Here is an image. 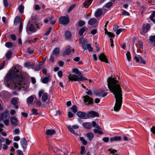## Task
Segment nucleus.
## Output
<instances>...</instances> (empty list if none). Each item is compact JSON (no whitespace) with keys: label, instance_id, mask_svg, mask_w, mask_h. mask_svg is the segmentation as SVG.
Listing matches in <instances>:
<instances>
[{"label":"nucleus","instance_id":"52","mask_svg":"<svg viewBox=\"0 0 155 155\" xmlns=\"http://www.w3.org/2000/svg\"><path fill=\"white\" fill-rule=\"evenodd\" d=\"M108 150L110 151V153H112L113 155H114L117 152V150H115L109 149Z\"/></svg>","mask_w":155,"mask_h":155},{"label":"nucleus","instance_id":"37","mask_svg":"<svg viewBox=\"0 0 155 155\" xmlns=\"http://www.w3.org/2000/svg\"><path fill=\"white\" fill-rule=\"evenodd\" d=\"M80 140L82 141L83 144L84 145H86L87 144V141L85 140L83 137H81L80 138Z\"/></svg>","mask_w":155,"mask_h":155},{"label":"nucleus","instance_id":"15","mask_svg":"<svg viewBox=\"0 0 155 155\" xmlns=\"http://www.w3.org/2000/svg\"><path fill=\"white\" fill-rule=\"evenodd\" d=\"M21 145L24 149H25L27 147V143L25 138H22L20 141Z\"/></svg>","mask_w":155,"mask_h":155},{"label":"nucleus","instance_id":"19","mask_svg":"<svg viewBox=\"0 0 155 155\" xmlns=\"http://www.w3.org/2000/svg\"><path fill=\"white\" fill-rule=\"evenodd\" d=\"M82 126L84 128L87 129H91L92 127L91 123L88 122L83 123Z\"/></svg>","mask_w":155,"mask_h":155},{"label":"nucleus","instance_id":"31","mask_svg":"<svg viewBox=\"0 0 155 155\" xmlns=\"http://www.w3.org/2000/svg\"><path fill=\"white\" fill-rule=\"evenodd\" d=\"M59 49L58 48H55L53 51V54L55 56H57L58 55L59 53Z\"/></svg>","mask_w":155,"mask_h":155},{"label":"nucleus","instance_id":"44","mask_svg":"<svg viewBox=\"0 0 155 155\" xmlns=\"http://www.w3.org/2000/svg\"><path fill=\"white\" fill-rule=\"evenodd\" d=\"M5 139V138L2 137H0V150L1 149L2 147V142H4Z\"/></svg>","mask_w":155,"mask_h":155},{"label":"nucleus","instance_id":"41","mask_svg":"<svg viewBox=\"0 0 155 155\" xmlns=\"http://www.w3.org/2000/svg\"><path fill=\"white\" fill-rule=\"evenodd\" d=\"M71 109L73 112L74 113H76L77 112L78 110L76 106L74 105L71 107Z\"/></svg>","mask_w":155,"mask_h":155},{"label":"nucleus","instance_id":"28","mask_svg":"<svg viewBox=\"0 0 155 155\" xmlns=\"http://www.w3.org/2000/svg\"><path fill=\"white\" fill-rule=\"evenodd\" d=\"M121 138L120 136H115L114 137L110 138V140L111 142L114 141H120L121 140Z\"/></svg>","mask_w":155,"mask_h":155},{"label":"nucleus","instance_id":"3","mask_svg":"<svg viewBox=\"0 0 155 155\" xmlns=\"http://www.w3.org/2000/svg\"><path fill=\"white\" fill-rule=\"evenodd\" d=\"M79 43L82 45V48L84 50L88 49L89 51H92L93 48L91 47L90 44H87V41L84 38L79 40Z\"/></svg>","mask_w":155,"mask_h":155},{"label":"nucleus","instance_id":"30","mask_svg":"<svg viewBox=\"0 0 155 155\" xmlns=\"http://www.w3.org/2000/svg\"><path fill=\"white\" fill-rule=\"evenodd\" d=\"M71 33L69 31H66L65 32V36L67 39H69L71 37Z\"/></svg>","mask_w":155,"mask_h":155},{"label":"nucleus","instance_id":"43","mask_svg":"<svg viewBox=\"0 0 155 155\" xmlns=\"http://www.w3.org/2000/svg\"><path fill=\"white\" fill-rule=\"evenodd\" d=\"M113 5V3H112V2H109L108 3H107L106 5H105V7L107 8H110V7H111L112 6V5Z\"/></svg>","mask_w":155,"mask_h":155},{"label":"nucleus","instance_id":"45","mask_svg":"<svg viewBox=\"0 0 155 155\" xmlns=\"http://www.w3.org/2000/svg\"><path fill=\"white\" fill-rule=\"evenodd\" d=\"M122 15H123L129 16L130 15V13L127 11L123 10L122 13Z\"/></svg>","mask_w":155,"mask_h":155},{"label":"nucleus","instance_id":"17","mask_svg":"<svg viewBox=\"0 0 155 155\" xmlns=\"http://www.w3.org/2000/svg\"><path fill=\"white\" fill-rule=\"evenodd\" d=\"M99 58L101 61L104 62L106 63L108 62L107 59L106 58V57L104 53H101L100 55Z\"/></svg>","mask_w":155,"mask_h":155},{"label":"nucleus","instance_id":"60","mask_svg":"<svg viewBox=\"0 0 155 155\" xmlns=\"http://www.w3.org/2000/svg\"><path fill=\"white\" fill-rule=\"evenodd\" d=\"M85 150V147L84 146H82L81 148V154H83Z\"/></svg>","mask_w":155,"mask_h":155},{"label":"nucleus","instance_id":"12","mask_svg":"<svg viewBox=\"0 0 155 155\" xmlns=\"http://www.w3.org/2000/svg\"><path fill=\"white\" fill-rule=\"evenodd\" d=\"M67 128L68 129L69 131L71 133H73L75 135H77L78 134L77 133H75L74 132V130L73 129H77L79 128V126L78 125H73L71 127V126H68Z\"/></svg>","mask_w":155,"mask_h":155},{"label":"nucleus","instance_id":"58","mask_svg":"<svg viewBox=\"0 0 155 155\" xmlns=\"http://www.w3.org/2000/svg\"><path fill=\"white\" fill-rule=\"evenodd\" d=\"M138 43L139 46L141 48H143V45L142 42L141 41H138Z\"/></svg>","mask_w":155,"mask_h":155},{"label":"nucleus","instance_id":"51","mask_svg":"<svg viewBox=\"0 0 155 155\" xmlns=\"http://www.w3.org/2000/svg\"><path fill=\"white\" fill-rule=\"evenodd\" d=\"M155 17V11L153 12L152 15L150 16V19L151 20L153 19V18Z\"/></svg>","mask_w":155,"mask_h":155},{"label":"nucleus","instance_id":"22","mask_svg":"<svg viewBox=\"0 0 155 155\" xmlns=\"http://www.w3.org/2000/svg\"><path fill=\"white\" fill-rule=\"evenodd\" d=\"M86 136L88 139L90 141H91L94 137V134L91 132L87 133H86Z\"/></svg>","mask_w":155,"mask_h":155},{"label":"nucleus","instance_id":"55","mask_svg":"<svg viewBox=\"0 0 155 155\" xmlns=\"http://www.w3.org/2000/svg\"><path fill=\"white\" fill-rule=\"evenodd\" d=\"M23 27V25H22V21H21V23H20V25L19 27V31L20 33H21L22 28Z\"/></svg>","mask_w":155,"mask_h":155},{"label":"nucleus","instance_id":"62","mask_svg":"<svg viewBox=\"0 0 155 155\" xmlns=\"http://www.w3.org/2000/svg\"><path fill=\"white\" fill-rule=\"evenodd\" d=\"M97 33V30L96 29H94L91 31V34L93 35Z\"/></svg>","mask_w":155,"mask_h":155},{"label":"nucleus","instance_id":"50","mask_svg":"<svg viewBox=\"0 0 155 155\" xmlns=\"http://www.w3.org/2000/svg\"><path fill=\"white\" fill-rule=\"evenodd\" d=\"M83 5L85 8H88L90 5V4L87 3V2H84L83 3Z\"/></svg>","mask_w":155,"mask_h":155},{"label":"nucleus","instance_id":"6","mask_svg":"<svg viewBox=\"0 0 155 155\" xmlns=\"http://www.w3.org/2000/svg\"><path fill=\"white\" fill-rule=\"evenodd\" d=\"M38 96L39 97H42V100L43 102L46 101L48 99V96L47 93L45 92L43 90H41L39 91Z\"/></svg>","mask_w":155,"mask_h":155},{"label":"nucleus","instance_id":"32","mask_svg":"<svg viewBox=\"0 0 155 155\" xmlns=\"http://www.w3.org/2000/svg\"><path fill=\"white\" fill-rule=\"evenodd\" d=\"M87 29V28L86 27L84 26L82 28H81L79 32V34L82 36L84 32Z\"/></svg>","mask_w":155,"mask_h":155},{"label":"nucleus","instance_id":"11","mask_svg":"<svg viewBox=\"0 0 155 155\" xmlns=\"http://www.w3.org/2000/svg\"><path fill=\"white\" fill-rule=\"evenodd\" d=\"M10 120L11 124L14 126L18 125V119L15 117H11L10 118Z\"/></svg>","mask_w":155,"mask_h":155},{"label":"nucleus","instance_id":"13","mask_svg":"<svg viewBox=\"0 0 155 155\" xmlns=\"http://www.w3.org/2000/svg\"><path fill=\"white\" fill-rule=\"evenodd\" d=\"M150 27V26L149 24H147L146 27L143 26L142 29L140 30V33L141 34L144 35Z\"/></svg>","mask_w":155,"mask_h":155},{"label":"nucleus","instance_id":"40","mask_svg":"<svg viewBox=\"0 0 155 155\" xmlns=\"http://www.w3.org/2000/svg\"><path fill=\"white\" fill-rule=\"evenodd\" d=\"M127 58L128 61H130L131 60V57L130 53L129 52L127 51L126 54Z\"/></svg>","mask_w":155,"mask_h":155},{"label":"nucleus","instance_id":"29","mask_svg":"<svg viewBox=\"0 0 155 155\" xmlns=\"http://www.w3.org/2000/svg\"><path fill=\"white\" fill-rule=\"evenodd\" d=\"M34 99V97L32 95L28 97L27 99V102L28 104H31L33 102Z\"/></svg>","mask_w":155,"mask_h":155},{"label":"nucleus","instance_id":"33","mask_svg":"<svg viewBox=\"0 0 155 155\" xmlns=\"http://www.w3.org/2000/svg\"><path fill=\"white\" fill-rule=\"evenodd\" d=\"M12 52L11 51H8L6 54V58L8 60L10 59L12 55Z\"/></svg>","mask_w":155,"mask_h":155},{"label":"nucleus","instance_id":"7","mask_svg":"<svg viewBox=\"0 0 155 155\" xmlns=\"http://www.w3.org/2000/svg\"><path fill=\"white\" fill-rule=\"evenodd\" d=\"M69 21V18L67 16H62L59 19V23L62 25H66L68 24Z\"/></svg>","mask_w":155,"mask_h":155},{"label":"nucleus","instance_id":"63","mask_svg":"<svg viewBox=\"0 0 155 155\" xmlns=\"http://www.w3.org/2000/svg\"><path fill=\"white\" fill-rule=\"evenodd\" d=\"M17 153L18 155H23L22 151L20 150H18Z\"/></svg>","mask_w":155,"mask_h":155},{"label":"nucleus","instance_id":"8","mask_svg":"<svg viewBox=\"0 0 155 155\" xmlns=\"http://www.w3.org/2000/svg\"><path fill=\"white\" fill-rule=\"evenodd\" d=\"M134 60L136 62L145 64L146 62L143 60L142 58L139 55H136L134 58Z\"/></svg>","mask_w":155,"mask_h":155},{"label":"nucleus","instance_id":"21","mask_svg":"<svg viewBox=\"0 0 155 155\" xmlns=\"http://www.w3.org/2000/svg\"><path fill=\"white\" fill-rule=\"evenodd\" d=\"M97 20L94 18L90 19L88 21V24L90 25H95L97 22Z\"/></svg>","mask_w":155,"mask_h":155},{"label":"nucleus","instance_id":"18","mask_svg":"<svg viewBox=\"0 0 155 155\" xmlns=\"http://www.w3.org/2000/svg\"><path fill=\"white\" fill-rule=\"evenodd\" d=\"M24 66L27 68L28 69H33L34 65L32 62L28 61L25 63Z\"/></svg>","mask_w":155,"mask_h":155},{"label":"nucleus","instance_id":"56","mask_svg":"<svg viewBox=\"0 0 155 155\" xmlns=\"http://www.w3.org/2000/svg\"><path fill=\"white\" fill-rule=\"evenodd\" d=\"M57 57V56H55L54 55L52 54V55L50 56V60L51 61L53 62L54 61V58H56Z\"/></svg>","mask_w":155,"mask_h":155},{"label":"nucleus","instance_id":"20","mask_svg":"<svg viewBox=\"0 0 155 155\" xmlns=\"http://www.w3.org/2000/svg\"><path fill=\"white\" fill-rule=\"evenodd\" d=\"M71 53V48H68L66 49L65 51L62 52V54L63 56H65L66 55H70Z\"/></svg>","mask_w":155,"mask_h":155},{"label":"nucleus","instance_id":"14","mask_svg":"<svg viewBox=\"0 0 155 155\" xmlns=\"http://www.w3.org/2000/svg\"><path fill=\"white\" fill-rule=\"evenodd\" d=\"M9 115L8 110H6L3 112L1 115V119L2 120L6 119L8 117L9 118Z\"/></svg>","mask_w":155,"mask_h":155},{"label":"nucleus","instance_id":"53","mask_svg":"<svg viewBox=\"0 0 155 155\" xmlns=\"http://www.w3.org/2000/svg\"><path fill=\"white\" fill-rule=\"evenodd\" d=\"M28 52L29 54H32L33 53L34 51L31 49L30 48H28L27 49Z\"/></svg>","mask_w":155,"mask_h":155},{"label":"nucleus","instance_id":"4","mask_svg":"<svg viewBox=\"0 0 155 155\" xmlns=\"http://www.w3.org/2000/svg\"><path fill=\"white\" fill-rule=\"evenodd\" d=\"M69 81H80L86 79L85 78L82 76L78 77L74 74H70L68 76Z\"/></svg>","mask_w":155,"mask_h":155},{"label":"nucleus","instance_id":"38","mask_svg":"<svg viewBox=\"0 0 155 155\" xmlns=\"http://www.w3.org/2000/svg\"><path fill=\"white\" fill-rule=\"evenodd\" d=\"M5 46L7 48H10L12 47L13 44L11 42H8L5 43Z\"/></svg>","mask_w":155,"mask_h":155},{"label":"nucleus","instance_id":"61","mask_svg":"<svg viewBox=\"0 0 155 155\" xmlns=\"http://www.w3.org/2000/svg\"><path fill=\"white\" fill-rule=\"evenodd\" d=\"M109 139L107 137H104L103 138V140L105 143H107L108 142L109 140Z\"/></svg>","mask_w":155,"mask_h":155},{"label":"nucleus","instance_id":"24","mask_svg":"<svg viewBox=\"0 0 155 155\" xmlns=\"http://www.w3.org/2000/svg\"><path fill=\"white\" fill-rule=\"evenodd\" d=\"M50 76L48 75L47 77L44 78L42 80V82L44 84H46L49 81H50Z\"/></svg>","mask_w":155,"mask_h":155},{"label":"nucleus","instance_id":"27","mask_svg":"<svg viewBox=\"0 0 155 155\" xmlns=\"http://www.w3.org/2000/svg\"><path fill=\"white\" fill-rule=\"evenodd\" d=\"M72 72L73 73L78 75V76L81 77V73L79 71V70L77 68H74L72 69Z\"/></svg>","mask_w":155,"mask_h":155},{"label":"nucleus","instance_id":"25","mask_svg":"<svg viewBox=\"0 0 155 155\" xmlns=\"http://www.w3.org/2000/svg\"><path fill=\"white\" fill-rule=\"evenodd\" d=\"M55 133L56 131L54 130H48L46 132V134L48 135H52Z\"/></svg>","mask_w":155,"mask_h":155},{"label":"nucleus","instance_id":"9","mask_svg":"<svg viewBox=\"0 0 155 155\" xmlns=\"http://www.w3.org/2000/svg\"><path fill=\"white\" fill-rule=\"evenodd\" d=\"M77 116L80 118L82 119H86L88 118L87 116V114L84 112L78 111L77 113Z\"/></svg>","mask_w":155,"mask_h":155},{"label":"nucleus","instance_id":"5","mask_svg":"<svg viewBox=\"0 0 155 155\" xmlns=\"http://www.w3.org/2000/svg\"><path fill=\"white\" fill-rule=\"evenodd\" d=\"M42 25V24L39 25H38L37 24L33 25L32 24L29 23L27 25V28L29 31L34 32L36 31V28L39 29V26H41Z\"/></svg>","mask_w":155,"mask_h":155},{"label":"nucleus","instance_id":"48","mask_svg":"<svg viewBox=\"0 0 155 155\" xmlns=\"http://www.w3.org/2000/svg\"><path fill=\"white\" fill-rule=\"evenodd\" d=\"M51 29V27H49L48 28L47 30L46 31V33L44 35L46 36L48 35L50 33Z\"/></svg>","mask_w":155,"mask_h":155},{"label":"nucleus","instance_id":"39","mask_svg":"<svg viewBox=\"0 0 155 155\" xmlns=\"http://www.w3.org/2000/svg\"><path fill=\"white\" fill-rule=\"evenodd\" d=\"M17 102V98H13L11 100V103L13 105L16 104Z\"/></svg>","mask_w":155,"mask_h":155},{"label":"nucleus","instance_id":"2","mask_svg":"<svg viewBox=\"0 0 155 155\" xmlns=\"http://www.w3.org/2000/svg\"><path fill=\"white\" fill-rule=\"evenodd\" d=\"M107 85L110 91L113 93L115 98L114 110L118 111L120 109L122 102V90L119 83L114 78L110 77L107 79Z\"/></svg>","mask_w":155,"mask_h":155},{"label":"nucleus","instance_id":"10","mask_svg":"<svg viewBox=\"0 0 155 155\" xmlns=\"http://www.w3.org/2000/svg\"><path fill=\"white\" fill-rule=\"evenodd\" d=\"M87 114V116L88 118H93L95 117H99V114H98L95 111H91L89 112Z\"/></svg>","mask_w":155,"mask_h":155},{"label":"nucleus","instance_id":"1","mask_svg":"<svg viewBox=\"0 0 155 155\" xmlns=\"http://www.w3.org/2000/svg\"><path fill=\"white\" fill-rule=\"evenodd\" d=\"M25 78L24 74L17 70L14 69L7 74L4 80L10 88L17 90L21 87H24Z\"/></svg>","mask_w":155,"mask_h":155},{"label":"nucleus","instance_id":"47","mask_svg":"<svg viewBox=\"0 0 155 155\" xmlns=\"http://www.w3.org/2000/svg\"><path fill=\"white\" fill-rule=\"evenodd\" d=\"M98 95L100 96H101L102 97H104L107 95V94L105 92H101L99 93Z\"/></svg>","mask_w":155,"mask_h":155},{"label":"nucleus","instance_id":"35","mask_svg":"<svg viewBox=\"0 0 155 155\" xmlns=\"http://www.w3.org/2000/svg\"><path fill=\"white\" fill-rule=\"evenodd\" d=\"M149 39L151 42H154V46L155 47V35L150 36L149 37Z\"/></svg>","mask_w":155,"mask_h":155},{"label":"nucleus","instance_id":"26","mask_svg":"<svg viewBox=\"0 0 155 155\" xmlns=\"http://www.w3.org/2000/svg\"><path fill=\"white\" fill-rule=\"evenodd\" d=\"M21 21H22V20L21 19L20 17L17 16L15 19L14 24L15 25H17L19 22H20V23H21Z\"/></svg>","mask_w":155,"mask_h":155},{"label":"nucleus","instance_id":"34","mask_svg":"<svg viewBox=\"0 0 155 155\" xmlns=\"http://www.w3.org/2000/svg\"><path fill=\"white\" fill-rule=\"evenodd\" d=\"M105 34H107L108 36L110 38H114L115 35L112 33L108 31L106 29H105Z\"/></svg>","mask_w":155,"mask_h":155},{"label":"nucleus","instance_id":"16","mask_svg":"<svg viewBox=\"0 0 155 155\" xmlns=\"http://www.w3.org/2000/svg\"><path fill=\"white\" fill-rule=\"evenodd\" d=\"M84 101L85 103H87V104H89L93 103V100L92 99L88 96L86 95L84 97Z\"/></svg>","mask_w":155,"mask_h":155},{"label":"nucleus","instance_id":"59","mask_svg":"<svg viewBox=\"0 0 155 155\" xmlns=\"http://www.w3.org/2000/svg\"><path fill=\"white\" fill-rule=\"evenodd\" d=\"M37 111V110L35 108H33L32 110V114L34 115H37L38 114Z\"/></svg>","mask_w":155,"mask_h":155},{"label":"nucleus","instance_id":"57","mask_svg":"<svg viewBox=\"0 0 155 155\" xmlns=\"http://www.w3.org/2000/svg\"><path fill=\"white\" fill-rule=\"evenodd\" d=\"M5 143L7 145H9L12 142V141L11 140H9L7 138L6 139H5Z\"/></svg>","mask_w":155,"mask_h":155},{"label":"nucleus","instance_id":"49","mask_svg":"<svg viewBox=\"0 0 155 155\" xmlns=\"http://www.w3.org/2000/svg\"><path fill=\"white\" fill-rule=\"evenodd\" d=\"M42 67L40 65H38L36 66L35 68V70L36 71H38L40 69H41Z\"/></svg>","mask_w":155,"mask_h":155},{"label":"nucleus","instance_id":"54","mask_svg":"<svg viewBox=\"0 0 155 155\" xmlns=\"http://www.w3.org/2000/svg\"><path fill=\"white\" fill-rule=\"evenodd\" d=\"M4 121L5 124L6 125L8 126L9 124V120L8 119H5L3 120Z\"/></svg>","mask_w":155,"mask_h":155},{"label":"nucleus","instance_id":"42","mask_svg":"<svg viewBox=\"0 0 155 155\" xmlns=\"http://www.w3.org/2000/svg\"><path fill=\"white\" fill-rule=\"evenodd\" d=\"M53 18L51 16L46 18L44 20V22L45 23H47L48 21H51Z\"/></svg>","mask_w":155,"mask_h":155},{"label":"nucleus","instance_id":"23","mask_svg":"<svg viewBox=\"0 0 155 155\" xmlns=\"http://www.w3.org/2000/svg\"><path fill=\"white\" fill-rule=\"evenodd\" d=\"M103 10L101 9H97L95 13V16L97 18L100 16L102 14Z\"/></svg>","mask_w":155,"mask_h":155},{"label":"nucleus","instance_id":"36","mask_svg":"<svg viewBox=\"0 0 155 155\" xmlns=\"http://www.w3.org/2000/svg\"><path fill=\"white\" fill-rule=\"evenodd\" d=\"M85 24V22L83 20H80L78 22V25L79 27H81Z\"/></svg>","mask_w":155,"mask_h":155},{"label":"nucleus","instance_id":"46","mask_svg":"<svg viewBox=\"0 0 155 155\" xmlns=\"http://www.w3.org/2000/svg\"><path fill=\"white\" fill-rule=\"evenodd\" d=\"M24 9V7L22 5H20L19 7V10L20 13H22L23 12Z\"/></svg>","mask_w":155,"mask_h":155},{"label":"nucleus","instance_id":"64","mask_svg":"<svg viewBox=\"0 0 155 155\" xmlns=\"http://www.w3.org/2000/svg\"><path fill=\"white\" fill-rule=\"evenodd\" d=\"M151 130L152 132L155 135V127H153Z\"/></svg>","mask_w":155,"mask_h":155}]
</instances>
